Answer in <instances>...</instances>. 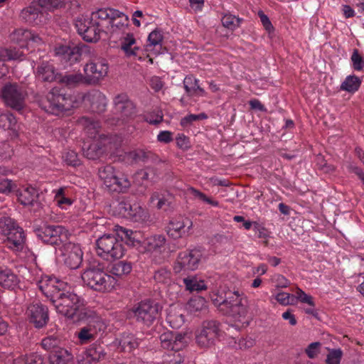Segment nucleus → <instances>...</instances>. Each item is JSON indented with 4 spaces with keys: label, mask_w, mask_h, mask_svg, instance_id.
Segmentation results:
<instances>
[{
    "label": "nucleus",
    "mask_w": 364,
    "mask_h": 364,
    "mask_svg": "<svg viewBox=\"0 0 364 364\" xmlns=\"http://www.w3.org/2000/svg\"><path fill=\"white\" fill-rule=\"evenodd\" d=\"M121 232L122 240H124L127 245L136 247L140 244V232L126 228H122Z\"/></svg>",
    "instance_id": "obj_45"
},
{
    "label": "nucleus",
    "mask_w": 364,
    "mask_h": 364,
    "mask_svg": "<svg viewBox=\"0 0 364 364\" xmlns=\"http://www.w3.org/2000/svg\"><path fill=\"white\" fill-rule=\"evenodd\" d=\"M183 85L187 94L190 96H204L205 90L198 85V80L192 75L186 76L183 80Z\"/></svg>",
    "instance_id": "obj_34"
},
{
    "label": "nucleus",
    "mask_w": 364,
    "mask_h": 364,
    "mask_svg": "<svg viewBox=\"0 0 364 364\" xmlns=\"http://www.w3.org/2000/svg\"><path fill=\"white\" fill-rule=\"evenodd\" d=\"M163 113L161 110H154L146 118V121L151 124H158L163 120Z\"/></svg>",
    "instance_id": "obj_63"
},
{
    "label": "nucleus",
    "mask_w": 364,
    "mask_h": 364,
    "mask_svg": "<svg viewBox=\"0 0 364 364\" xmlns=\"http://www.w3.org/2000/svg\"><path fill=\"white\" fill-rule=\"evenodd\" d=\"M61 251L66 266L73 269L80 267L82 261V252L78 245L71 242H65Z\"/></svg>",
    "instance_id": "obj_17"
},
{
    "label": "nucleus",
    "mask_w": 364,
    "mask_h": 364,
    "mask_svg": "<svg viewBox=\"0 0 364 364\" xmlns=\"http://www.w3.org/2000/svg\"><path fill=\"white\" fill-rule=\"evenodd\" d=\"M16 187L15 183L8 178H0V193H9Z\"/></svg>",
    "instance_id": "obj_61"
},
{
    "label": "nucleus",
    "mask_w": 364,
    "mask_h": 364,
    "mask_svg": "<svg viewBox=\"0 0 364 364\" xmlns=\"http://www.w3.org/2000/svg\"><path fill=\"white\" fill-rule=\"evenodd\" d=\"M114 109L124 119H133L136 116V105L124 93L116 95L113 100Z\"/></svg>",
    "instance_id": "obj_18"
},
{
    "label": "nucleus",
    "mask_w": 364,
    "mask_h": 364,
    "mask_svg": "<svg viewBox=\"0 0 364 364\" xmlns=\"http://www.w3.org/2000/svg\"><path fill=\"white\" fill-rule=\"evenodd\" d=\"M360 84L361 81L359 77L355 75H349L341 85V90L348 92H355L359 89Z\"/></svg>",
    "instance_id": "obj_46"
},
{
    "label": "nucleus",
    "mask_w": 364,
    "mask_h": 364,
    "mask_svg": "<svg viewBox=\"0 0 364 364\" xmlns=\"http://www.w3.org/2000/svg\"><path fill=\"white\" fill-rule=\"evenodd\" d=\"M186 193L187 194L193 196L194 199H198L204 203L210 205L212 206L218 205V202L217 200H215L211 197L208 196L205 193L200 192L193 187H188L186 190Z\"/></svg>",
    "instance_id": "obj_48"
},
{
    "label": "nucleus",
    "mask_w": 364,
    "mask_h": 364,
    "mask_svg": "<svg viewBox=\"0 0 364 364\" xmlns=\"http://www.w3.org/2000/svg\"><path fill=\"white\" fill-rule=\"evenodd\" d=\"M320 343L318 342L311 343L306 349V353L310 358H315L318 353V347Z\"/></svg>",
    "instance_id": "obj_64"
},
{
    "label": "nucleus",
    "mask_w": 364,
    "mask_h": 364,
    "mask_svg": "<svg viewBox=\"0 0 364 364\" xmlns=\"http://www.w3.org/2000/svg\"><path fill=\"white\" fill-rule=\"evenodd\" d=\"M202 256L201 251L196 248L180 252L173 267L174 272L178 274L197 269Z\"/></svg>",
    "instance_id": "obj_12"
},
{
    "label": "nucleus",
    "mask_w": 364,
    "mask_h": 364,
    "mask_svg": "<svg viewBox=\"0 0 364 364\" xmlns=\"http://www.w3.org/2000/svg\"><path fill=\"white\" fill-rule=\"evenodd\" d=\"M115 209L119 215L135 222L145 221L149 218V214L146 210L138 204L132 205L126 200L118 202Z\"/></svg>",
    "instance_id": "obj_14"
},
{
    "label": "nucleus",
    "mask_w": 364,
    "mask_h": 364,
    "mask_svg": "<svg viewBox=\"0 0 364 364\" xmlns=\"http://www.w3.org/2000/svg\"><path fill=\"white\" fill-rule=\"evenodd\" d=\"M171 271L166 267H161L154 272L153 278L155 282L161 284H167L171 280Z\"/></svg>",
    "instance_id": "obj_52"
},
{
    "label": "nucleus",
    "mask_w": 364,
    "mask_h": 364,
    "mask_svg": "<svg viewBox=\"0 0 364 364\" xmlns=\"http://www.w3.org/2000/svg\"><path fill=\"white\" fill-rule=\"evenodd\" d=\"M121 48L128 56H135L137 55V51L139 48L136 46V39L133 34L127 33L123 37L121 43Z\"/></svg>",
    "instance_id": "obj_39"
},
{
    "label": "nucleus",
    "mask_w": 364,
    "mask_h": 364,
    "mask_svg": "<svg viewBox=\"0 0 364 364\" xmlns=\"http://www.w3.org/2000/svg\"><path fill=\"white\" fill-rule=\"evenodd\" d=\"M96 245L98 255L105 259H119L124 255L122 236L119 238L115 235H104L97 240Z\"/></svg>",
    "instance_id": "obj_4"
},
{
    "label": "nucleus",
    "mask_w": 364,
    "mask_h": 364,
    "mask_svg": "<svg viewBox=\"0 0 364 364\" xmlns=\"http://www.w3.org/2000/svg\"><path fill=\"white\" fill-rule=\"evenodd\" d=\"M18 362L23 364H43V358L41 355L33 353L21 358Z\"/></svg>",
    "instance_id": "obj_56"
},
{
    "label": "nucleus",
    "mask_w": 364,
    "mask_h": 364,
    "mask_svg": "<svg viewBox=\"0 0 364 364\" xmlns=\"http://www.w3.org/2000/svg\"><path fill=\"white\" fill-rule=\"evenodd\" d=\"M342 354V351L340 349L331 350L327 355V364H338L341 361Z\"/></svg>",
    "instance_id": "obj_59"
},
{
    "label": "nucleus",
    "mask_w": 364,
    "mask_h": 364,
    "mask_svg": "<svg viewBox=\"0 0 364 364\" xmlns=\"http://www.w3.org/2000/svg\"><path fill=\"white\" fill-rule=\"evenodd\" d=\"M73 103L70 95H66L62 89L53 87L41 101V106L46 112L59 115L70 110L73 107Z\"/></svg>",
    "instance_id": "obj_2"
},
{
    "label": "nucleus",
    "mask_w": 364,
    "mask_h": 364,
    "mask_svg": "<svg viewBox=\"0 0 364 364\" xmlns=\"http://www.w3.org/2000/svg\"><path fill=\"white\" fill-rule=\"evenodd\" d=\"M130 186L131 183L128 178L118 173L107 189L109 192L125 193L129 190Z\"/></svg>",
    "instance_id": "obj_29"
},
{
    "label": "nucleus",
    "mask_w": 364,
    "mask_h": 364,
    "mask_svg": "<svg viewBox=\"0 0 364 364\" xmlns=\"http://www.w3.org/2000/svg\"><path fill=\"white\" fill-rule=\"evenodd\" d=\"M56 311L69 318L74 319L81 311L83 306V300L73 292L64 291L53 302Z\"/></svg>",
    "instance_id": "obj_6"
},
{
    "label": "nucleus",
    "mask_w": 364,
    "mask_h": 364,
    "mask_svg": "<svg viewBox=\"0 0 364 364\" xmlns=\"http://www.w3.org/2000/svg\"><path fill=\"white\" fill-rule=\"evenodd\" d=\"M125 159L130 164L146 163L154 159V154L144 149H135L125 154Z\"/></svg>",
    "instance_id": "obj_28"
},
{
    "label": "nucleus",
    "mask_w": 364,
    "mask_h": 364,
    "mask_svg": "<svg viewBox=\"0 0 364 364\" xmlns=\"http://www.w3.org/2000/svg\"><path fill=\"white\" fill-rule=\"evenodd\" d=\"M72 360V354L63 348L53 350L49 355L50 364H67Z\"/></svg>",
    "instance_id": "obj_37"
},
{
    "label": "nucleus",
    "mask_w": 364,
    "mask_h": 364,
    "mask_svg": "<svg viewBox=\"0 0 364 364\" xmlns=\"http://www.w3.org/2000/svg\"><path fill=\"white\" fill-rule=\"evenodd\" d=\"M16 119L11 112H5L0 114V127L4 130H15Z\"/></svg>",
    "instance_id": "obj_50"
},
{
    "label": "nucleus",
    "mask_w": 364,
    "mask_h": 364,
    "mask_svg": "<svg viewBox=\"0 0 364 364\" xmlns=\"http://www.w3.org/2000/svg\"><path fill=\"white\" fill-rule=\"evenodd\" d=\"M108 70L107 60L97 54H92L83 68L86 84H98L107 75Z\"/></svg>",
    "instance_id": "obj_8"
},
{
    "label": "nucleus",
    "mask_w": 364,
    "mask_h": 364,
    "mask_svg": "<svg viewBox=\"0 0 364 364\" xmlns=\"http://www.w3.org/2000/svg\"><path fill=\"white\" fill-rule=\"evenodd\" d=\"M351 61L353 67L355 70H361L364 68L363 60L362 56L359 54L358 50L355 49L351 55Z\"/></svg>",
    "instance_id": "obj_60"
},
{
    "label": "nucleus",
    "mask_w": 364,
    "mask_h": 364,
    "mask_svg": "<svg viewBox=\"0 0 364 364\" xmlns=\"http://www.w3.org/2000/svg\"><path fill=\"white\" fill-rule=\"evenodd\" d=\"M26 97V91L17 82H6L0 90V97L6 106L18 112L25 107Z\"/></svg>",
    "instance_id": "obj_7"
},
{
    "label": "nucleus",
    "mask_w": 364,
    "mask_h": 364,
    "mask_svg": "<svg viewBox=\"0 0 364 364\" xmlns=\"http://www.w3.org/2000/svg\"><path fill=\"white\" fill-rule=\"evenodd\" d=\"M58 82L68 87H75L81 84H86V77L82 73H70L64 75L60 74Z\"/></svg>",
    "instance_id": "obj_33"
},
{
    "label": "nucleus",
    "mask_w": 364,
    "mask_h": 364,
    "mask_svg": "<svg viewBox=\"0 0 364 364\" xmlns=\"http://www.w3.org/2000/svg\"><path fill=\"white\" fill-rule=\"evenodd\" d=\"M24 54L23 51L19 49L13 48V49H6V48H0V58L3 60H23Z\"/></svg>",
    "instance_id": "obj_51"
},
{
    "label": "nucleus",
    "mask_w": 364,
    "mask_h": 364,
    "mask_svg": "<svg viewBox=\"0 0 364 364\" xmlns=\"http://www.w3.org/2000/svg\"><path fill=\"white\" fill-rule=\"evenodd\" d=\"M0 233L6 236V247L14 252L21 251L26 242L23 229L10 217L0 218Z\"/></svg>",
    "instance_id": "obj_3"
},
{
    "label": "nucleus",
    "mask_w": 364,
    "mask_h": 364,
    "mask_svg": "<svg viewBox=\"0 0 364 364\" xmlns=\"http://www.w3.org/2000/svg\"><path fill=\"white\" fill-rule=\"evenodd\" d=\"M60 341L55 336H48L41 341L42 347L46 350H53L60 348Z\"/></svg>",
    "instance_id": "obj_54"
},
{
    "label": "nucleus",
    "mask_w": 364,
    "mask_h": 364,
    "mask_svg": "<svg viewBox=\"0 0 364 364\" xmlns=\"http://www.w3.org/2000/svg\"><path fill=\"white\" fill-rule=\"evenodd\" d=\"M81 277L85 285L100 292L111 291L114 288L117 282L112 275L107 274L104 270L100 264L87 267L82 273Z\"/></svg>",
    "instance_id": "obj_1"
},
{
    "label": "nucleus",
    "mask_w": 364,
    "mask_h": 364,
    "mask_svg": "<svg viewBox=\"0 0 364 364\" xmlns=\"http://www.w3.org/2000/svg\"><path fill=\"white\" fill-rule=\"evenodd\" d=\"M166 319L173 328H178L184 323V316L176 309L168 310Z\"/></svg>",
    "instance_id": "obj_49"
},
{
    "label": "nucleus",
    "mask_w": 364,
    "mask_h": 364,
    "mask_svg": "<svg viewBox=\"0 0 364 364\" xmlns=\"http://www.w3.org/2000/svg\"><path fill=\"white\" fill-rule=\"evenodd\" d=\"M26 314L29 321L38 328L44 327L49 321L48 309L40 302L29 304Z\"/></svg>",
    "instance_id": "obj_16"
},
{
    "label": "nucleus",
    "mask_w": 364,
    "mask_h": 364,
    "mask_svg": "<svg viewBox=\"0 0 364 364\" xmlns=\"http://www.w3.org/2000/svg\"><path fill=\"white\" fill-rule=\"evenodd\" d=\"M274 298L282 306L292 305L295 303L294 296L284 291L277 294Z\"/></svg>",
    "instance_id": "obj_55"
},
{
    "label": "nucleus",
    "mask_w": 364,
    "mask_h": 364,
    "mask_svg": "<svg viewBox=\"0 0 364 364\" xmlns=\"http://www.w3.org/2000/svg\"><path fill=\"white\" fill-rule=\"evenodd\" d=\"M89 102L92 112L102 113L105 111L107 100L105 95L99 90L90 92L85 98Z\"/></svg>",
    "instance_id": "obj_24"
},
{
    "label": "nucleus",
    "mask_w": 364,
    "mask_h": 364,
    "mask_svg": "<svg viewBox=\"0 0 364 364\" xmlns=\"http://www.w3.org/2000/svg\"><path fill=\"white\" fill-rule=\"evenodd\" d=\"M183 284L187 290L190 291H200L207 289L206 285L203 280H198L195 276H189L183 279Z\"/></svg>",
    "instance_id": "obj_43"
},
{
    "label": "nucleus",
    "mask_w": 364,
    "mask_h": 364,
    "mask_svg": "<svg viewBox=\"0 0 364 364\" xmlns=\"http://www.w3.org/2000/svg\"><path fill=\"white\" fill-rule=\"evenodd\" d=\"M192 225V222L188 219L172 220L166 227V232L173 240L182 238L188 235Z\"/></svg>",
    "instance_id": "obj_21"
},
{
    "label": "nucleus",
    "mask_w": 364,
    "mask_h": 364,
    "mask_svg": "<svg viewBox=\"0 0 364 364\" xmlns=\"http://www.w3.org/2000/svg\"><path fill=\"white\" fill-rule=\"evenodd\" d=\"M132 266L131 262L119 261L112 264L110 273L117 277H122L131 272Z\"/></svg>",
    "instance_id": "obj_42"
},
{
    "label": "nucleus",
    "mask_w": 364,
    "mask_h": 364,
    "mask_svg": "<svg viewBox=\"0 0 364 364\" xmlns=\"http://www.w3.org/2000/svg\"><path fill=\"white\" fill-rule=\"evenodd\" d=\"M38 196V191L33 187L23 188L18 192V201L23 205H32Z\"/></svg>",
    "instance_id": "obj_38"
},
{
    "label": "nucleus",
    "mask_w": 364,
    "mask_h": 364,
    "mask_svg": "<svg viewBox=\"0 0 364 364\" xmlns=\"http://www.w3.org/2000/svg\"><path fill=\"white\" fill-rule=\"evenodd\" d=\"M83 155L88 159L97 160L100 159L105 153V149L100 143H92L82 148Z\"/></svg>",
    "instance_id": "obj_40"
},
{
    "label": "nucleus",
    "mask_w": 364,
    "mask_h": 364,
    "mask_svg": "<svg viewBox=\"0 0 364 364\" xmlns=\"http://www.w3.org/2000/svg\"><path fill=\"white\" fill-rule=\"evenodd\" d=\"M18 277L9 269H0V285L4 288L14 289L18 284Z\"/></svg>",
    "instance_id": "obj_35"
},
{
    "label": "nucleus",
    "mask_w": 364,
    "mask_h": 364,
    "mask_svg": "<svg viewBox=\"0 0 364 364\" xmlns=\"http://www.w3.org/2000/svg\"><path fill=\"white\" fill-rule=\"evenodd\" d=\"M221 336L220 323L215 321H204L196 333V341L202 348H208L214 344Z\"/></svg>",
    "instance_id": "obj_11"
},
{
    "label": "nucleus",
    "mask_w": 364,
    "mask_h": 364,
    "mask_svg": "<svg viewBox=\"0 0 364 364\" xmlns=\"http://www.w3.org/2000/svg\"><path fill=\"white\" fill-rule=\"evenodd\" d=\"M117 15H114L110 23L111 26L108 28L106 33V34H109L110 36L119 34L127 27L129 23V17L127 15L118 10H117Z\"/></svg>",
    "instance_id": "obj_27"
},
{
    "label": "nucleus",
    "mask_w": 364,
    "mask_h": 364,
    "mask_svg": "<svg viewBox=\"0 0 364 364\" xmlns=\"http://www.w3.org/2000/svg\"><path fill=\"white\" fill-rule=\"evenodd\" d=\"M87 363H90L92 361L98 362L104 359L106 356L104 346L98 343H92L85 351Z\"/></svg>",
    "instance_id": "obj_32"
},
{
    "label": "nucleus",
    "mask_w": 364,
    "mask_h": 364,
    "mask_svg": "<svg viewBox=\"0 0 364 364\" xmlns=\"http://www.w3.org/2000/svg\"><path fill=\"white\" fill-rule=\"evenodd\" d=\"M212 301L213 304L217 306L223 314H226L228 309V302L225 299L215 294L213 295Z\"/></svg>",
    "instance_id": "obj_57"
},
{
    "label": "nucleus",
    "mask_w": 364,
    "mask_h": 364,
    "mask_svg": "<svg viewBox=\"0 0 364 364\" xmlns=\"http://www.w3.org/2000/svg\"><path fill=\"white\" fill-rule=\"evenodd\" d=\"M139 339L132 333H123L118 341V348L121 351L131 353L139 346Z\"/></svg>",
    "instance_id": "obj_31"
},
{
    "label": "nucleus",
    "mask_w": 364,
    "mask_h": 364,
    "mask_svg": "<svg viewBox=\"0 0 364 364\" xmlns=\"http://www.w3.org/2000/svg\"><path fill=\"white\" fill-rule=\"evenodd\" d=\"M87 50L88 48L86 46L73 47L60 46L55 48L57 55H64L65 58L72 62L80 60V56Z\"/></svg>",
    "instance_id": "obj_25"
},
{
    "label": "nucleus",
    "mask_w": 364,
    "mask_h": 364,
    "mask_svg": "<svg viewBox=\"0 0 364 364\" xmlns=\"http://www.w3.org/2000/svg\"><path fill=\"white\" fill-rule=\"evenodd\" d=\"M247 298L242 292L234 291L229 296V318L242 322L247 314Z\"/></svg>",
    "instance_id": "obj_13"
},
{
    "label": "nucleus",
    "mask_w": 364,
    "mask_h": 364,
    "mask_svg": "<svg viewBox=\"0 0 364 364\" xmlns=\"http://www.w3.org/2000/svg\"><path fill=\"white\" fill-rule=\"evenodd\" d=\"M64 161L69 166H77L80 164L77 154L73 151H69L63 156Z\"/></svg>",
    "instance_id": "obj_62"
},
{
    "label": "nucleus",
    "mask_w": 364,
    "mask_h": 364,
    "mask_svg": "<svg viewBox=\"0 0 364 364\" xmlns=\"http://www.w3.org/2000/svg\"><path fill=\"white\" fill-rule=\"evenodd\" d=\"M75 27L78 33L87 42H96L100 38L102 29L90 19L79 18L75 21Z\"/></svg>",
    "instance_id": "obj_15"
},
{
    "label": "nucleus",
    "mask_w": 364,
    "mask_h": 364,
    "mask_svg": "<svg viewBox=\"0 0 364 364\" xmlns=\"http://www.w3.org/2000/svg\"><path fill=\"white\" fill-rule=\"evenodd\" d=\"M95 331L90 327H83L77 333V338L81 344L87 343L95 338Z\"/></svg>",
    "instance_id": "obj_53"
},
{
    "label": "nucleus",
    "mask_w": 364,
    "mask_h": 364,
    "mask_svg": "<svg viewBox=\"0 0 364 364\" xmlns=\"http://www.w3.org/2000/svg\"><path fill=\"white\" fill-rule=\"evenodd\" d=\"M163 38L161 30L156 28L151 31L148 36L147 43L145 46L146 51L154 55L159 54L162 47Z\"/></svg>",
    "instance_id": "obj_26"
},
{
    "label": "nucleus",
    "mask_w": 364,
    "mask_h": 364,
    "mask_svg": "<svg viewBox=\"0 0 364 364\" xmlns=\"http://www.w3.org/2000/svg\"><path fill=\"white\" fill-rule=\"evenodd\" d=\"M187 308L191 313L206 311V301L202 296H194L188 301Z\"/></svg>",
    "instance_id": "obj_47"
},
{
    "label": "nucleus",
    "mask_w": 364,
    "mask_h": 364,
    "mask_svg": "<svg viewBox=\"0 0 364 364\" xmlns=\"http://www.w3.org/2000/svg\"><path fill=\"white\" fill-rule=\"evenodd\" d=\"M161 310L157 302L146 299L135 304L130 312L137 323L149 327L159 318Z\"/></svg>",
    "instance_id": "obj_5"
},
{
    "label": "nucleus",
    "mask_w": 364,
    "mask_h": 364,
    "mask_svg": "<svg viewBox=\"0 0 364 364\" xmlns=\"http://www.w3.org/2000/svg\"><path fill=\"white\" fill-rule=\"evenodd\" d=\"M114 15H117V9L103 8L93 11L91 18L102 29V32L106 33L108 28L111 26L110 23Z\"/></svg>",
    "instance_id": "obj_22"
},
{
    "label": "nucleus",
    "mask_w": 364,
    "mask_h": 364,
    "mask_svg": "<svg viewBox=\"0 0 364 364\" xmlns=\"http://www.w3.org/2000/svg\"><path fill=\"white\" fill-rule=\"evenodd\" d=\"M294 297L295 300L298 299L301 302L308 304L312 307L315 306L312 296L306 294L302 289L299 287L296 288V296H294Z\"/></svg>",
    "instance_id": "obj_58"
},
{
    "label": "nucleus",
    "mask_w": 364,
    "mask_h": 364,
    "mask_svg": "<svg viewBox=\"0 0 364 364\" xmlns=\"http://www.w3.org/2000/svg\"><path fill=\"white\" fill-rule=\"evenodd\" d=\"M34 232L36 236L44 243L51 245H60L68 239V231L60 225H43L35 227Z\"/></svg>",
    "instance_id": "obj_10"
},
{
    "label": "nucleus",
    "mask_w": 364,
    "mask_h": 364,
    "mask_svg": "<svg viewBox=\"0 0 364 364\" xmlns=\"http://www.w3.org/2000/svg\"><path fill=\"white\" fill-rule=\"evenodd\" d=\"M35 73L39 80L48 82H58L60 75L54 65L48 61L40 63L36 67Z\"/></svg>",
    "instance_id": "obj_23"
},
{
    "label": "nucleus",
    "mask_w": 364,
    "mask_h": 364,
    "mask_svg": "<svg viewBox=\"0 0 364 364\" xmlns=\"http://www.w3.org/2000/svg\"><path fill=\"white\" fill-rule=\"evenodd\" d=\"M173 197L168 193H161L156 191L153 193L150 198V201L152 203H156V207L158 209H164L166 210L171 207L173 203Z\"/></svg>",
    "instance_id": "obj_30"
},
{
    "label": "nucleus",
    "mask_w": 364,
    "mask_h": 364,
    "mask_svg": "<svg viewBox=\"0 0 364 364\" xmlns=\"http://www.w3.org/2000/svg\"><path fill=\"white\" fill-rule=\"evenodd\" d=\"M38 288L42 293L53 302L63 291V282L55 277H45L38 284Z\"/></svg>",
    "instance_id": "obj_19"
},
{
    "label": "nucleus",
    "mask_w": 364,
    "mask_h": 364,
    "mask_svg": "<svg viewBox=\"0 0 364 364\" xmlns=\"http://www.w3.org/2000/svg\"><path fill=\"white\" fill-rule=\"evenodd\" d=\"M161 347L164 349L178 352L186 345L185 336L181 333L166 331L159 337Z\"/></svg>",
    "instance_id": "obj_20"
},
{
    "label": "nucleus",
    "mask_w": 364,
    "mask_h": 364,
    "mask_svg": "<svg viewBox=\"0 0 364 364\" xmlns=\"http://www.w3.org/2000/svg\"><path fill=\"white\" fill-rule=\"evenodd\" d=\"M32 36V32L24 28L16 29L10 35L11 40L16 43L21 44L23 47L24 43L29 41V38Z\"/></svg>",
    "instance_id": "obj_44"
},
{
    "label": "nucleus",
    "mask_w": 364,
    "mask_h": 364,
    "mask_svg": "<svg viewBox=\"0 0 364 364\" xmlns=\"http://www.w3.org/2000/svg\"><path fill=\"white\" fill-rule=\"evenodd\" d=\"M166 239L163 235H154L148 237L144 242V246L148 251L159 252L164 249Z\"/></svg>",
    "instance_id": "obj_36"
},
{
    "label": "nucleus",
    "mask_w": 364,
    "mask_h": 364,
    "mask_svg": "<svg viewBox=\"0 0 364 364\" xmlns=\"http://www.w3.org/2000/svg\"><path fill=\"white\" fill-rule=\"evenodd\" d=\"M117 173L114 168L111 165L102 166L98 170L99 177L103 181V184L105 186L106 188L110 186L112 181Z\"/></svg>",
    "instance_id": "obj_41"
},
{
    "label": "nucleus",
    "mask_w": 364,
    "mask_h": 364,
    "mask_svg": "<svg viewBox=\"0 0 364 364\" xmlns=\"http://www.w3.org/2000/svg\"><path fill=\"white\" fill-rule=\"evenodd\" d=\"M60 0H37L33 1L26 8L23 9L20 17L25 22L38 25L43 22V14L42 9L53 10L59 8Z\"/></svg>",
    "instance_id": "obj_9"
}]
</instances>
